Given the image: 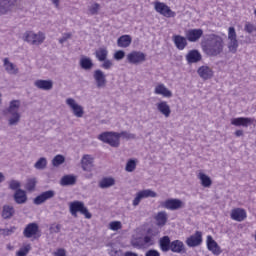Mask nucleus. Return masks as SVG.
<instances>
[{
    "mask_svg": "<svg viewBox=\"0 0 256 256\" xmlns=\"http://www.w3.org/2000/svg\"><path fill=\"white\" fill-rule=\"evenodd\" d=\"M15 216V207L4 205L2 209V217L4 219H12Z\"/></svg>",
    "mask_w": 256,
    "mask_h": 256,
    "instance_id": "34",
    "label": "nucleus"
},
{
    "mask_svg": "<svg viewBox=\"0 0 256 256\" xmlns=\"http://www.w3.org/2000/svg\"><path fill=\"white\" fill-rule=\"evenodd\" d=\"M185 37L190 43H197L203 37V29H188L185 31Z\"/></svg>",
    "mask_w": 256,
    "mask_h": 256,
    "instance_id": "10",
    "label": "nucleus"
},
{
    "mask_svg": "<svg viewBox=\"0 0 256 256\" xmlns=\"http://www.w3.org/2000/svg\"><path fill=\"white\" fill-rule=\"evenodd\" d=\"M103 63L100 65V67L102 69H105L106 71H109V69H111V67H113V61L109 60V59H105L102 61Z\"/></svg>",
    "mask_w": 256,
    "mask_h": 256,
    "instance_id": "49",
    "label": "nucleus"
},
{
    "mask_svg": "<svg viewBox=\"0 0 256 256\" xmlns=\"http://www.w3.org/2000/svg\"><path fill=\"white\" fill-rule=\"evenodd\" d=\"M113 185H115V178L113 177H104L98 183L100 189H109V187H113Z\"/></svg>",
    "mask_w": 256,
    "mask_h": 256,
    "instance_id": "32",
    "label": "nucleus"
},
{
    "mask_svg": "<svg viewBox=\"0 0 256 256\" xmlns=\"http://www.w3.org/2000/svg\"><path fill=\"white\" fill-rule=\"evenodd\" d=\"M8 189H11V191H18V189H21V182H19V180H10L8 182Z\"/></svg>",
    "mask_w": 256,
    "mask_h": 256,
    "instance_id": "45",
    "label": "nucleus"
},
{
    "mask_svg": "<svg viewBox=\"0 0 256 256\" xmlns=\"http://www.w3.org/2000/svg\"><path fill=\"white\" fill-rule=\"evenodd\" d=\"M135 169H137V162L134 159L128 160V162L126 163L125 170L128 173H133V171H135Z\"/></svg>",
    "mask_w": 256,
    "mask_h": 256,
    "instance_id": "41",
    "label": "nucleus"
},
{
    "mask_svg": "<svg viewBox=\"0 0 256 256\" xmlns=\"http://www.w3.org/2000/svg\"><path fill=\"white\" fill-rule=\"evenodd\" d=\"M120 137H123V139H137V135L133 134V133H129L127 131H122L119 133Z\"/></svg>",
    "mask_w": 256,
    "mask_h": 256,
    "instance_id": "50",
    "label": "nucleus"
},
{
    "mask_svg": "<svg viewBox=\"0 0 256 256\" xmlns=\"http://www.w3.org/2000/svg\"><path fill=\"white\" fill-rule=\"evenodd\" d=\"M98 139L107 143L110 147H119L121 145V134L119 132H104L99 135Z\"/></svg>",
    "mask_w": 256,
    "mask_h": 256,
    "instance_id": "5",
    "label": "nucleus"
},
{
    "mask_svg": "<svg viewBox=\"0 0 256 256\" xmlns=\"http://www.w3.org/2000/svg\"><path fill=\"white\" fill-rule=\"evenodd\" d=\"M171 243V238L169 236H163L158 241V245L163 253L170 251Z\"/></svg>",
    "mask_w": 256,
    "mask_h": 256,
    "instance_id": "24",
    "label": "nucleus"
},
{
    "mask_svg": "<svg viewBox=\"0 0 256 256\" xmlns=\"http://www.w3.org/2000/svg\"><path fill=\"white\" fill-rule=\"evenodd\" d=\"M239 48V41L237 40H229L228 42V50L230 53H237V49Z\"/></svg>",
    "mask_w": 256,
    "mask_h": 256,
    "instance_id": "42",
    "label": "nucleus"
},
{
    "mask_svg": "<svg viewBox=\"0 0 256 256\" xmlns=\"http://www.w3.org/2000/svg\"><path fill=\"white\" fill-rule=\"evenodd\" d=\"M23 39L27 43H31V45H41V43L45 41V34L43 32L35 34L32 31H29L24 33Z\"/></svg>",
    "mask_w": 256,
    "mask_h": 256,
    "instance_id": "6",
    "label": "nucleus"
},
{
    "mask_svg": "<svg viewBox=\"0 0 256 256\" xmlns=\"http://www.w3.org/2000/svg\"><path fill=\"white\" fill-rule=\"evenodd\" d=\"M19 107H21L20 100L10 101L9 107L4 110V115H11L8 119V124L12 127L17 125L21 121V114L19 113Z\"/></svg>",
    "mask_w": 256,
    "mask_h": 256,
    "instance_id": "3",
    "label": "nucleus"
},
{
    "mask_svg": "<svg viewBox=\"0 0 256 256\" xmlns=\"http://www.w3.org/2000/svg\"><path fill=\"white\" fill-rule=\"evenodd\" d=\"M138 193L141 195L142 199H148V197H151V198L157 197L156 192L151 189L142 190Z\"/></svg>",
    "mask_w": 256,
    "mask_h": 256,
    "instance_id": "40",
    "label": "nucleus"
},
{
    "mask_svg": "<svg viewBox=\"0 0 256 256\" xmlns=\"http://www.w3.org/2000/svg\"><path fill=\"white\" fill-rule=\"evenodd\" d=\"M34 85L37 89H42V91H51L53 89L52 80H36Z\"/></svg>",
    "mask_w": 256,
    "mask_h": 256,
    "instance_id": "23",
    "label": "nucleus"
},
{
    "mask_svg": "<svg viewBox=\"0 0 256 256\" xmlns=\"http://www.w3.org/2000/svg\"><path fill=\"white\" fill-rule=\"evenodd\" d=\"M170 251H172V253H179L180 255H183L187 253V248L185 247L183 241L173 240L170 245Z\"/></svg>",
    "mask_w": 256,
    "mask_h": 256,
    "instance_id": "17",
    "label": "nucleus"
},
{
    "mask_svg": "<svg viewBox=\"0 0 256 256\" xmlns=\"http://www.w3.org/2000/svg\"><path fill=\"white\" fill-rule=\"evenodd\" d=\"M100 9L101 5L99 3H94L88 8V11L90 15H98Z\"/></svg>",
    "mask_w": 256,
    "mask_h": 256,
    "instance_id": "47",
    "label": "nucleus"
},
{
    "mask_svg": "<svg viewBox=\"0 0 256 256\" xmlns=\"http://www.w3.org/2000/svg\"><path fill=\"white\" fill-rule=\"evenodd\" d=\"M124 58H125V51L118 50L117 52H115L114 59H116V61H121V59H124Z\"/></svg>",
    "mask_w": 256,
    "mask_h": 256,
    "instance_id": "53",
    "label": "nucleus"
},
{
    "mask_svg": "<svg viewBox=\"0 0 256 256\" xmlns=\"http://www.w3.org/2000/svg\"><path fill=\"white\" fill-rule=\"evenodd\" d=\"M182 205L183 202L179 199H168L162 203V207L170 211H177V209H181Z\"/></svg>",
    "mask_w": 256,
    "mask_h": 256,
    "instance_id": "16",
    "label": "nucleus"
},
{
    "mask_svg": "<svg viewBox=\"0 0 256 256\" xmlns=\"http://www.w3.org/2000/svg\"><path fill=\"white\" fill-rule=\"evenodd\" d=\"M3 181H5V175L0 172V183H3Z\"/></svg>",
    "mask_w": 256,
    "mask_h": 256,
    "instance_id": "62",
    "label": "nucleus"
},
{
    "mask_svg": "<svg viewBox=\"0 0 256 256\" xmlns=\"http://www.w3.org/2000/svg\"><path fill=\"white\" fill-rule=\"evenodd\" d=\"M63 163H65V156L60 154L56 155L52 160V165L54 167H59V165H63Z\"/></svg>",
    "mask_w": 256,
    "mask_h": 256,
    "instance_id": "43",
    "label": "nucleus"
},
{
    "mask_svg": "<svg viewBox=\"0 0 256 256\" xmlns=\"http://www.w3.org/2000/svg\"><path fill=\"white\" fill-rule=\"evenodd\" d=\"M155 221H156V225L157 227H165V225H167V212L165 211H161L158 212L157 215L154 217Z\"/></svg>",
    "mask_w": 256,
    "mask_h": 256,
    "instance_id": "31",
    "label": "nucleus"
},
{
    "mask_svg": "<svg viewBox=\"0 0 256 256\" xmlns=\"http://www.w3.org/2000/svg\"><path fill=\"white\" fill-rule=\"evenodd\" d=\"M69 211L72 217H77V213L84 215L85 219H91L93 217V214L85 207V203L79 200L69 204Z\"/></svg>",
    "mask_w": 256,
    "mask_h": 256,
    "instance_id": "4",
    "label": "nucleus"
},
{
    "mask_svg": "<svg viewBox=\"0 0 256 256\" xmlns=\"http://www.w3.org/2000/svg\"><path fill=\"white\" fill-rule=\"evenodd\" d=\"M254 122H255L254 118L238 117V118H233L231 120V125H234V127H249V125H253Z\"/></svg>",
    "mask_w": 256,
    "mask_h": 256,
    "instance_id": "14",
    "label": "nucleus"
},
{
    "mask_svg": "<svg viewBox=\"0 0 256 256\" xmlns=\"http://www.w3.org/2000/svg\"><path fill=\"white\" fill-rule=\"evenodd\" d=\"M35 169H38L39 171H43V169L47 168V158L41 157L35 164Z\"/></svg>",
    "mask_w": 256,
    "mask_h": 256,
    "instance_id": "39",
    "label": "nucleus"
},
{
    "mask_svg": "<svg viewBox=\"0 0 256 256\" xmlns=\"http://www.w3.org/2000/svg\"><path fill=\"white\" fill-rule=\"evenodd\" d=\"M93 78L96 82V87L98 89H103L107 86V76L105 75V72L101 69H97L94 71Z\"/></svg>",
    "mask_w": 256,
    "mask_h": 256,
    "instance_id": "11",
    "label": "nucleus"
},
{
    "mask_svg": "<svg viewBox=\"0 0 256 256\" xmlns=\"http://www.w3.org/2000/svg\"><path fill=\"white\" fill-rule=\"evenodd\" d=\"M17 0H0V15H6V13L15 5Z\"/></svg>",
    "mask_w": 256,
    "mask_h": 256,
    "instance_id": "29",
    "label": "nucleus"
},
{
    "mask_svg": "<svg viewBox=\"0 0 256 256\" xmlns=\"http://www.w3.org/2000/svg\"><path fill=\"white\" fill-rule=\"evenodd\" d=\"M141 199H143V196H141V194L138 192L133 200V206L137 207V205L141 203Z\"/></svg>",
    "mask_w": 256,
    "mask_h": 256,
    "instance_id": "55",
    "label": "nucleus"
},
{
    "mask_svg": "<svg viewBox=\"0 0 256 256\" xmlns=\"http://www.w3.org/2000/svg\"><path fill=\"white\" fill-rule=\"evenodd\" d=\"M55 256H67V252L65 251V249L60 248L55 252Z\"/></svg>",
    "mask_w": 256,
    "mask_h": 256,
    "instance_id": "59",
    "label": "nucleus"
},
{
    "mask_svg": "<svg viewBox=\"0 0 256 256\" xmlns=\"http://www.w3.org/2000/svg\"><path fill=\"white\" fill-rule=\"evenodd\" d=\"M244 31H246V33H253V31H255V25L247 22L244 26Z\"/></svg>",
    "mask_w": 256,
    "mask_h": 256,
    "instance_id": "54",
    "label": "nucleus"
},
{
    "mask_svg": "<svg viewBox=\"0 0 256 256\" xmlns=\"http://www.w3.org/2000/svg\"><path fill=\"white\" fill-rule=\"evenodd\" d=\"M133 39L130 35H122L117 40L118 47L127 48L131 45Z\"/></svg>",
    "mask_w": 256,
    "mask_h": 256,
    "instance_id": "35",
    "label": "nucleus"
},
{
    "mask_svg": "<svg viewBox=\"0 0 256 256\" xmlns=\"http://www.w3.org/2000/svg\"><path fill=\"white\" fill-rule=\"evenodd\" d=\"M77 183V176L73 174L65 175L60 180V185L62 187H69Z\"/></svg>",
    "mask_w": 256,
    "mask_h": 256,
    "instance_id": "27",
    "label": "nucleus"
},
{
    "mask_svg": "<svg viewBox=\"0 0 256 256\" xmlns=\"http://www.w3.org/2000/svg\"><path fill=\"white\" fill-rule=\"evenodd\" d=\"M202 51L208 57H218L225 49L223 37L217 34H210L201 42Z\"/></svg>",
    "mask_w": 256,
    "mask_h": 256,
    "instance_id": "1",
    "label": "nucleus"
},
{
    "mask_svg": "<svg viewBox=\"0 0 256 256\" xmlns=\"http://www.w3.org/2000/svg\"><path fill=\"white\" fill-rule=\"evenodd\" d=\"M203 59V56L201 55V52L199 50H190L186 55V61L189 63V65L193 63H199Z\"/></svg>",
    "mask_w": 256,
    "mask_h": 256,
    "instance_id": "18",
    "label": "nucleus"
},
{
    "mask_svg": "<svg viewBox=\"0 0 256 256\" xmlns=\"http://www.w3.org/2000/svg\"><path fill=\"white\" fill-rule=\"evenodd\" d=\"M37 233H39V224L35 222L26 225L23 231V235L24 237H26V239H31V237H35Z\"/></svg>",
    "mask_w": 256,
    "mask_h": 256,
    "instance_id": "15",
    "label": "nucleus"
},
{
    "mask_svg": "<svg viewBox=\"0 0 256 256\" xmlns=\"http://www.w3.org/2000/svg\"><path fill=\"white\" fill-rule=\"evenodd\" d=\"M51 233H60L61 232V224H57L56 226L50 227Z\"/></svg>",
    "mask_w": 256,
    "mask_h": 256,
    "instance_id": "58",
    "label": "nucleus"
},
{
    "mask_svg": "<svg viewBox=\"0 0 256 256\" xmlns=\"http://www.w3.org/2000/svg\"><path fill=\"white\" fill-rule=\"evenodd\" d=\"M35 187H37V180L35 178L28 179L26 183L27 191H35Z\"/></svg>",
    "mask_w": 256,
    "mask_h": 256,
    "instance_id": "46",
    "label": "nucleus"
},
{
    "mask_svg": "<svg viewBox=\"0 0 256 256\" xmlns=\"http://www.w3.org/2000/svg\"><path fill=\"white\" fill-rule=\"evenodd\" d=\"M173 41H174L176 48L179 49V51H183V49H185V47H187V45H188L186 36L183 37L181 35H174Z\"/></svg>",
    "mask_w": 256,
    "mask_h": 256,
    "instance_id": "28",
    "label": "nucleus"
},
{
    "mask_svg": "<svg viewBox=\"0 0 256 256\" xmlns=\"http://www.w3.org/2000/svg\"><path fill=\"white\" fill-rule=\"evenodd\" d=\"M93 60L91 58H81L80 60V67H82L85 71H91L93 69Z\"/></svg>",
    "mask_w": 256,
    "mask_h": 256,
    "instance_id": "36",
    "label": "nucleus"
},
{
    "mask_svg": "<svg viewBox=\"0 0 256 256\" xmlns=\"http://www.w3.org/2000/svg\"><path fill=\"white\" fill-rule=\"evenodd\" d=\"M157 110L159 113L164 115V117H170L171 116V107L169 104H167V101H161L156 104Z\"/></svg>",
    "mask_w": 256,
    "mask_h": 256,
    "instance_id": "26",
    "label": "nucleus"
},
{
    "mask_svg": "<svg viewBox=\"0 0 256 256\" xmlns=\"http://www.w3.org/2000/svg\"><path fill=\"white\" fill-rule=\"evenodd\" d=\"M235 137H243L244 133L243 130H236L234 132Z\"/></svg>",
    "mask_w": 256,
    "mask_h": 256,
    "instance_id": "60",
    "label": "nucleus"
},
{
    "mask_svg": "<svg viewBox=\"0 0 256 256\" xmlns=\"http://www.w3.org/2000/svg\"><path fill=\"white\" fill-rule=\"evenodd\" d=\"M127 61L132 65H139L141 63H145V61H147V54L141 51H132L127 55Z\"/></svg>",
    "mask_w": 256,
    "mask_h": 256,
    "instance_id": "8",
    "label": "nucleus"
},
{
    "mask_svg": "<svg viewBox=\"0 0 256 256\" xmlns=\"http://www.w3.org/2000/svg\"><path fill=\"white\" fill-rule=\"evenodd\" d=\"M154 9L157 13H159L160 15H163V17L171 18L177 15V13L171 10V8L163 2H159V1L155 2Z\"/></svg>",
    "mask_w": 256,
    "mask_h": 256,
    "instance_id": "7",
    "label": "nucleus"
},
{
    "mask_svg": "<svg viewBox=\"0 0 256 256\" xmlns=\"http://www.w3.org/2000/svg\"><path fill=\"white\" fill-rule=\"evenodd\" d=\"M13 199L17 205H25L27 203V192L23 189H18L14 192Z\"/></svg>",
    "mask_w": 256,
    "mask_h": 256,
    "instance_id": "19",
    "label": "nucleus"
},
{
    "mask_svg": "<svg viewBox=\"0 0 256 256\" xmlns=\"http://www.w3.org/2000/svg\"><path fill=\"white\" fill-rule=\"evenodd\" d=\"M197 73L201 79L207 81V79H211L213 77V70L209 66H201L198 68Z\"/></svg>",
    "mask_w": 256,
    "mask_h": 256,
    "instance_id": "25",
    "label": "nucleus"
},
{
    "mask_svg": "<svg viewBox=\"0 0 256 256\" xmlns=\"http://www.w3.org/2000/svg\"><path fill=\"white\" fill-rule=\"evenodd\" d=\"M66 105L70 107L75 117L81 118L83 117V115H85V110L83 109V106L79 105L75 101V99L73 98L66 99Z\"/></svg>",
    "mask_w": 256,
    "mask_h": 256,
    "instance_id": "9",
    "label": "nucleus"
},
{
    "mask_svg": "<svg viewBox=\"0 0 256 256\" xmlns=\"http://www.w3.org/2000/svg\"><path fill=\"white\" fill-rule=\"evenodd\" d=\"M122 225L121 222L119 221H113L110 223V229L112 231H119V229H121Z\"/></svg>",
    "mask_w": 256,
    "mask_h": 256,
    "instance_id": "52",
    "label": "nucleus"
},
{
    "mask_svg": "<svg viewBox=\"0 0 256 256\" xmlns=\"http://www.w3.org/2000/svg\"><path fill=\"white\" fill-rule=\"evenodd\" d=\"M207 248L213 255H221V247L213 240L212 236H207Z\"/></svg>",
    "mask_w": 256,
    "mask_h": 256,
    "instance_id": "22",
    "label": "nucleus"
},
{
    "mask_svg": "<svg viewBox=\"0 0 256 256\" xmlns=\"http://www.w3.org/2000/svg\"><path fill=\"white\" fill-rule=\"evenodd\" d=\"M31 251V244H28L19 249L16 253L17 256H27V254Z\"/></svg>",
    "mask_w": 256,
    "mask_h": 256,
    "instance_id": "48",
    "label": "nucleus"
},
{
    "mask_svg": "<svg viewBox=\"0 0 256 256\" xmlns=\"http://www.w3.org/2000/svg\"><path fill=\"white\" fill-rule=\"evenodd\" d=\"M15 231H17V227L11 226L10 228L0 229V235H3V237H9V235H13Z\"/></svg>",
    "mask_w": 256,
    "mask_h": 256,
    "instance_id": "44",
    "label": "nucleus"
},
{
    "mask_svg": "<svg viewBox=\"0 0 256 256\" xmlns=\"http://www.w3.org/2000/svg\"><path fill=\"white\" fill-rule=\"evenodd\" d=\"M230 217L233 219V221H245V219H247V212L245 209L236 208L232 210Z\"/></svg>",
    "mask_w": 256,
    "mask_h": 256,
    "instance_id": "20",
    "label": "nucleus"
},
{
    "mask_svg": "<svg viewBox=\"0 0 256 256\" xmlns=\"http://www.w3.org/2000/svg\"><path fill=\"white\" fill-rule=\"evenodd\" d=\"M108 55H109V51H107V48H99L98 50L95 51V57L100 62L105 61Z\"/></svg>",
    "mask_w": 256,
    "mask_h": 256,
    "instance_id": "37",
    "label": "nucleus"
},
{
    "mask_svg": "<svg viewBox=\"0 0 256 256\" xmlns=\"http://www.w3.org/2000/svg\"><path fill=\"white\" fill-rule=\"evenodd\" d=\"M4 67L9 75H17V73H19V69L15 64L9 61V58L4 59Z\"/></svg>",
    "mask_w": 256,
    "mask_h": 256,
    "instance_id": "33",
    "label": "nucleus"
},
{
    "mask_svg": "<svg viewBox=\"0 0 256 256\" xmlns=\"http://www.w3.org/2000/svg\"><path fill=\"white\" fill-rule=\"evenodd\" d=\"M228 40H237V32L235 31V27H229Z\"/></svg>",
    "mask_w": 256,
    "mask_h": 256,
    "instance_id": "51",
    "label": "nucleus"
},
{
    "mask_svg": "<svg viewBox=\"0 0 256 256\" xmlns=\"http://www.w3.org/2000/svg\"><path fill=\"white\" fill-rule=\"evenodd\" d=\"M68 39H71V34H70V33H65V34L63 35V37H61V38L59 39V43H60L61 45H63V43H65Z\"/></svg>",
    "mask_w": 256,
    "mask_h": 256,
    "instance_id": "57",
    "label": "nucleus"
},
{
    "mask_svg": "<svg viewBox=\"0 0 256 256\" xmlns=\"http://www.w3.org/2000/svg\"><path fill=\"white\" fill-rule=\"evenodd\" d=\"M81 167H82L83 171H87L88 173L92 171L93 158L91 157V155L86 154V155L82 156Z\"/></svg>",
    "mask_w": 256,
    "mask_h": 256,
    "instance_id": "21",
    "label": "nucleus"
},
{
    "mask_svg": "<svg viewBox=\"0 0 256 256\" xmlns=\"http://www.w3.org/2000/svg\"><path fill=\"white\" fill-rule=\"evenodd\" d=\"M53 197H55V190H48L36 196L33 199V203L34 205H43V203L49 201V199H53Z\"/></svg>",
    "mask_w": 256,
    "mask_h": 256,
    "instance_id": "12",
    "label": "nucleus"
},
{
    "mask_svg": "<svg viewBox=\"0 0 256 256\" xmlns=\"http://www.w3.org/2000/svg\"><path fill=\"white\" fill-rule=\"evenodd\" d=\"M145 256H161V253H159L156 249H150L146 251Z\"/></svg>",
    "mask_w": 256,
    "mask_h": 256,
    "instance_id": "56",
    "label": "nucleus"
},
{
    "mask_svg": "<svg viewBox=\"0 0 256 256\" xmlns=\"http://www.w3.org/2000/svg\"><path fill=\"white\" fill-rule=\"evenodd\" d=\"M158 235L159 230L155 228H148L143 236H133L130 244L134 249H149V247H153V245H155Z\"/></svg>",
    "mask_w": 256,
    "mask_h": 256,
    "instance_id": "2",
    "label": "nucleus"
},
{
    "mask_svg": "<svg viewBox=\"0 0 256 256\" xmlns=\"http://www.w3.org/2000/svg\"><path fill=\"white\" fill-rule=\"evenodd\" d=\"M55 7H59V0H51Z\"/></svg>",
    "mask_w": 256,
    "mask_h": 256,
    "instance_id": "63",
    "label": "nucleus"
},
{
    "mask_svg": "<svg viewBox=\"0 0 256 256\" xmlns=\"http://www.w3.org/2000/svg\"><path fill=\"white\" fill-rule=\"evenodd\" d=\"M123 256H139V254H137L135 252L127 251L124 253Z\"/></svg>",
    "mask_w": 256,
    "mask_h": 256,
    "instance_id": "61",
    "label": "nucleus"
},
{
    "mask_svg": "<svg viewBox=\"0 0 256 256\" xmlns=\"http://www.w3.org/2000/svg\"><path fill=\"white\" fill-rule=\"evenodd\" d=\"M154 93L156 95H162L163 97H173V92H171L167 87H165V84H159L155 87Z\"/></svg>",
    "mask_w": 256,
    "mask_h": 256,
    "instance_id": "30",
    "label": "nucleus"
},
{
    "mask_svg": "<svg viewBox=\"0 0 256 256\" xmlns=\"http://www.w3.org/2000/svg\"><path fill=\"white\" fill-rule=\"evenodd\" d=\"M201 243H203V233L201 231H196L194 235L186 240L188 247H199Z\"/></svg>",
    "mask_w": 256,
    "mask_h": 256,
    "instance_id": "13",
    "label": "nucleus"
},
{
    "mask_svg": "<svg viewBox=\"0 0 256 256\" xmlns=\"http://www.w3.org/2000/svg\"><path fill=\"white\" fill-rule=\"evenodd\" d=\"M198 178L201 181L202 187H210L211 185H213V181L205 173H199Z\"/></svg>",
    "mask_w": 256,
    "mask_h": 256,
    "instance_id": "38",
    "label": "nucleus"
}]
</instances>
